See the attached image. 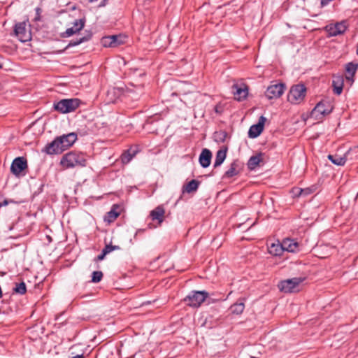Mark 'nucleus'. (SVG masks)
Instances as JSON below:
<instances>
[{
	"mask_svg": "<svg viewBox=\"0 0 358 358\" xmlns=\"http://www.w3.org/2000/svg\"><path fill=\"white\" fill-rule=\"evenodd\" d=\"M86 164L87 159L84 154L75 151L65 154L60 161V164L66 169L73 168L77 166H85Z\"/></svg>",
	"mask_w": 358,
	"mask_h": 358,
	"instance_id": "1",
	"label": "nucleus"
},
{
	"mask_svg": "<svg viewBox=\"0 0 358 358\" xmlns=\"http://www.w3.org/2000/svg\"><path fill=\"white\" fill-rule=\"evenodd\" d=\"M82 101L78 98L64 99L53 104L55 110L62 113H69L75 111L81 104Z\"/></svg>",
	"mask_w": 358,
	"mask_h": 358,
	"instance_id": "2",
	"label": "nucleus"
},
{
	"mask_svg": "<svg viewBox=\"0 0 358 358\" xmlns=\"http://www.w3.org/2000/svg\"><path fill=\"white\" fill-rule=\"evenodd\" d=\"M208 295L209 293L205 290H193L183 299V301L188 306L197 308L199 307L203 301L207 300Z\"/></svg>",
	"mask_w": 358,
	"mask_h": 358,
	"instance_id": "3",
	"label": "nucleus"
},
{
	"mask_svg": "<svg viewBox=\"0 0 358 358\" xmlns=\"http://www.w3.org/2000/svg\"><path fill=\"white\" fill-rule=\"evenodd\" d=\"M306 87L303 84L293 85L287 94V101L292 104L301 103L306 95Z\"/></svg>",
	"mask_w": 358,
	"mask_h": 358,
	"instance_id": "4",
	"label": "nucleus"
},
{
	"mask_svg": "<svg viewBox=\"0 0 358 358\" xmlns=\"http://www.w3.org/2000/svg\"><path fill=\"white\" fill-rule=\"evenodd\" d=\"M28 169L27 160L24 157L15 158L10 165V171L16 177L24 176V171Z\"/></svg>",
	"mask_w": 358,
	"mask_h": 358,
	"instance_id": "5",
	"label": "nucleus"
},
{
	"mask_svg": "<svg viewBox=\"0 0 358 358\" xmlns=\"http://www.w3.org/2000/svg\"><path fill=\"white\" fill-rule=\"evenodd\" d=\"M333 110V103L327 99H322L312 110L311 116H315V119H320V117H317L318 115L324 116L330 114Z\"/></svg>",
	"mask_w": 358,
	"mask_h": 358,
	"instance_id": "6",
	"label": "nucleus"
},
{
	"mask_svg": "<svg viewBox=\"0 0 358 358\" xmlns=\"http://www.w3.org/2000/svg\"><path fill=\"white\" fill-rule=\"evenodd\" d=\"M15 36L22 43L28 42L31 40V34L30 30L27 28L25 22H17L14 26Z\"/></svg>",
	"mask_w": 358,
	"mask_h": 358,
	"instance_id": "7",
	"label": "nucleus"
},
{
	"mask_svg": "<svg viewBox=\"0 0 358 358\" xmlns=\"http://www.w3.org/2000/svg\"><path fill=\"white\" fill-rule=\"evenodd\" d=\"M303 278H293L291 279L281 280L278 287L281 292L285 293H292L296 291V287L302 282Z\"/></svg>",
	"mask_w": 358,
	"mask_h": 358,
	"instance_id": "8",
	"label": "nucleus"
},
{
	"mask_svg": "<svg viewBox=\"0 0 358 358\" xmlns=\"http://www.w3.org/2000/svg\"><path fill=\"white\" fill-rule=\"evenodd\" d=\"M286 89L285 83H276L268 86L265 92V96L268 99H278L282 96Z\"/></svg>",
	"mask_w": 358,
	"mask_h": 358,
	"instance_id": "9",
	"label": "nucleus"
},
{
	"mask_svg": "<svg viewBox=\"0 0 358 358\" xmlns=\"http://www.w3.org/2000/svg\"><path fill=\"white\" fill-rule=\"evenodd\" d=\"M244 164L238 159H234L230 164L229 169L224 173L223 178H231L238 176L243 170Z\"/></svg>",
	"mask_w": 358,
	"mask_h": 358,
	"instance_id": "10",
	"label": "nucleus"
},
{
	"mask_svg": "<svg viewBox=\"0 0 358 358\" xmlns=\"http://www.w3.org/2000/svg\"><path fill=\"white\" fill-rule=\"evenodd\" d=\"M141 151V149L139 145L134 144L131 145L129 148L124 150L120 156L122 163L124 164H127Z\"/></svg>",
	"mask_w": 358,
	"mask_h": 358,
	"instance_id": "11",
	"label": "nucleus"
},
{
	"mask_svg": "<svg viewBox=\"0 0 358 358\" xmlns=\"http://www.w3.org/2000/svg\"><path fill=\"white\" fill-rule=\"evenodd\" d=\"M231 88L236 100L241 101L247 98L248 94V86L246 84H234Z\"/></svg>",
	"mask_w": 358,
	"mask_h": 358,
	"instance_id": "12",
	"label": "nucleus"
},
{
	"mask_svg": "<svg viewBox=\"0 0 358 358\" xmlns=\"http://www.w3.org/2000/svg\"><path fill=\"white\" fill-rule=\"evenodd\" d=\"M266 118L263 115L260 116L257 124L252 125L248 131V136L251 138L258 137L264 131Z\"/></svg>",
	"mask_w": 358,
	"mask_h": 358,
	"instance_id": "13",
	"label": "nucleus"
},
{
	"mask_svg": "<svg viewBox=\"0 0 358 358\" xmlns=\"http://www.w3.org/2000/svg\"><path fill=\"white\" fill-rule=\"evenodd\" d=\"M63 152L72 146L77 140V134L71 132L68 134L57 136Z\"/></svg>",
	"mask_w": 358,
	"mask_h": 358,
	"instance_id": "14",
	"label": "nucleus"
},
{
	"mask_svg": "<svg viewBox=\"0 0 358 358\" xmlns=\"http://www.w3.org/2000/svg\"><path fill=\"white\" fill-rule=\"evenodd\" d=\"M41 152L49 155H59L63 152V149L59 143L57 137H56L52 142L47 143L41 150Z\"/></svg>",
	"mask_w": 358,
	"mask_h": 358,
	"instance_id": "15",
	"label": "nucleus"
},
{
	"mask_svg": "<svg viewBox=\"0 0 358 358\" xmlns=\"http://www.w3.org/2000/svg\"><path fill=\"white\" fill-rule=\"evenodd\" d=\"M282 245L284 252L287 251L288 252L295 253L301 250L300 244L295 239L289 238H284L282 241Z\"/></svg>",
	"mask_w": 358,
	"mask_h": 358,
	"instance_id": "16",
	"label": "nucleus"
},
{
	"mask_svg": "<svg viewBox=\"0 0 358 358\" xmlns=\"http://www.w3.org/2000/svg\"><path fill=\"white\" fill-rule=\"evenodd\" d=\"M326 28L330 36H336L345 33L348 29V27L345 24V22L343 21L341 22H337L334 25L331 24L329 26H327Z\"/></svg>",
	"mask_w": 358,
	"mask_h": 358,
	"instance_id": "17",
	"label": "nucleus"
},
{
	"mask_svg": "<svg viewBox=\"0 0 358 358\" xmlns=\"http://www.w3.org/2000/svg\"><path fill=\"white\" fill-rule=\"evenodd\" d=\"M358 69V63L348 62L345 65V80L351 86L354 83V77Z\"/></svg>",
	"mask_w": 358,
	"mask_h": 358,
	"instance_id": "18",
	"label": "nucleus"
},
{
	"mask_svg": "<svg viewBox=\"0 0 358 358\" xmlns=\"http://www.w3.org/2000/svg\"><path fill=\"white\" fill-rule=\"evenodd\" d=\"M344 77L343 75L334 76L332 80L333 92L336 95H340L343 90Z\"/></svg>",
	"mask_w": 358,
	"mask_h": 358,
	"instance_id": "19",
	"label": "nucleus"
},
{
	"mask_svg": "<svg viewBox=\"0 0 358 358\" xmlns=\"http://www.w3.org/2000/svg\"><path fill=\"white\" fill-rule=\"evenodd\" d=\"M211 159H212V152H210V150L207 148L203 149V150L201 151V152L199 155V161L201 166L203 168L208 167L210 164Z\"/></svg>",
	"mask_w": 358,
	"mask_h": 358,
	"instance_id": "20",
	"label": "nucleus"
},
{
	"mask_svg": "<svg viewBox=\"0 0 358 358\" xmlns=\"http://www.w3.org/2000/svg\"><path fill=\"white\" fill-rule=\"evenodd\" d=\"M165 209L162 205L157 206L150 211V216L152 220H157L161 224L164 219Z\"/></svg>",
	"mask_w": 358,
	"mask_h": 358,
	"instance_id": "21",
	"label": "nucleus"
},
{
	"mask_svg": "<svg viewBox=\"0 0 358 358\" xmlns=\"http://www.w3.org/2000/svg\"><path fill=\"white\" fill-rule=\"evenodd\" d=\"M120 208L119 205L114 204L113 205L110 211H108L106 215L104 216V222L110 224L113 222L120 215V212L118 210Z\"/></svg>",
	"mask_w": 358,
	"mask_h": 358,
	"instance_id": "22",
	"label": "nucleus"
},
{
	"mask_svg": "<svg viewBox=\"0 0 358 358\" xmlns=\"http://www.w3.org/2000/svg\"><path fill=\"white\" fill-rule=\"evenodd\" d=\"M246 299L245 297L239 298L236 303L230 306V310L232 314L241 315L245 309V301Z\"/></svg>",
	"mask_w": 358,
	"mask_h": 358,
	"instance_id": "23",
	"label": "nucleus"
},
{
	"mask_svg": "<svg viewBox=\"0 0 358 358\" xmlns=\"http://www.w3.org/2000/svg\"><path fill=\"white\" fill-rule=\"evenodd\" d=\"M264 155V153L260 152L257 153V155L250 157V158L249 159V160L247 163L248 169L254 170L258 166H259L260 163L263 160Z\"/></svg>",
	"mask_w": 358,
	"mask_h": 358,
	"instance_id": "24",
	"label": "nucleus"
},
{
	"mask_svg": "<svg viewBox=\"0 0 358 358\" xmlns=\"http://www.w3.org/2000/svg\"><path fill=\"white\" fill-rule=\"evenodd\" d=\"M228 151V146L223 145L216 153L215 159L214 162V167L220 166L225 160L227 157V152Z\"/></svg>",
	"mask_w": 358,
	"mask_h": 358,
	"instance_id": "25",
	"label": "nucleus"
},
{
	"mask_svg": "<svg viewBox=\"0 0 358 358\" xmlns=\"http://www.w3.org/2000/svg\"><path fill=\"white\" fill-rule=\"evenodd\" d=\"M201 182L197 180H192L188 182L187 184L183 185L182 192L187 193H192L193 192H196L200 185Z\"/></svg>",
	"mask_w": 358,
	"mask_h": 358,
	"instance_id": "26",
	"label": "nucleus"
},
{
	"mask_svg": "<svg viewBox=\"0 0 358 358\" xmlns=\"http://www.w3.org/2000/svg\"><path fill=\"white\" fill-rule=\"evenodd\" d=\"M227 298L228 296H225L224 294L221 292H213L211 294H209L207 301L208 303H213L220 301H224L227 300Z\"/></svg>",
	"mask_w": 358,
	"mask_h": 358,
	"instance_id": "27",
	"label": "nucleus"
},
{
	"mask_svg": "<svg viewBox=\"0 0 358 358\" xmlns=\"http://www.w3.org/2000/svg\"><path fill=\"white\" fill-rule=\"evenodd\" d=\"M268 252L273 256H281L284 252L282 243H272L268 247Z\"/></svg>",
	"mask_w": 358,
	"mask_h": 358,
	"instance_id": "28",
	"label": "nucleus"
},
{
	"mask_svg": "<svg viewBox=\"0 0 358 358\" xmlns=\"http://www.w3.org/2000/svg\"><path fill=\"white\" fill-rule=\"evenodd\" d=\"M327 158L337 166H343L346 162V157L338 155H329Z\"/></svg>",
	"mask_w": 358,
	"mask_h": 358,
	"instance_id": "29",
	"label": "nucleus"
},
{
	"mask_svg": "<svg viewBox=\"0 0 358 358\" xmlns=\"http://www.w3.org/2000/svg\"><path fill=\"white\" fill-rule=\"evenodd\" d=\"M113 48L117 47L125 43L127 36L124 34L110 35Z\"/></svg>",
	"mask_w": 358,
	"mask_h": 358,
	"instance_id": "30",
	"label": "nucleus"
},
{
	"mask_svg": "<svg viewBox=\"0 0 358 358\" xmlns=\"http://www.w3.org/2000/svg\"><path fill=\"white\" fill-rule=\"evenodd\" d=\"M92 37V33L89 31L85 36L80 38L79 39H73L71 41H70L69 45H68V47H71V46H76V45H78L80 43H82L83 42H85V41H87L89 40H90Z\"/></svg>",
	"mask_w": 358,
	"mask_h": 358,
	"instance_id": "31",
	"label": "nucleus"
},
{
	"mask_svg": "<svg viewBox=\"0 0 358 358\" xmlns=\"http://www.w3.org/2000/svg\"><path fill=\"white\" fill-rule=\"evenodd\" d=\"M13 292L20 295H23L27 292V286L24 282H15L13 288Z\"/></svg>",
	"mask_w": 358,
	"mask_h": 358,
	"instance_id": "32",
	"label": "nucleus"
},
{
	"mask_svg": "<svg viewBox=\"0 0 358 358\" xmlns=\"http://www.w3.org/2000/svg\"><path fill=\"white\" fill-rule=\"evenodd\" d=\"M228 136L227 131L224 130L217 131L214 133V140L218 143H224Z\"/></svg>",
	"mask_w": 358,
	"mask_h": 358,
	"instance_id": "33",
	"label": "nucleus"
},
{
	"mask_svg": "<svg viewBox=\"0 0 358 358\" xmlns=\"http://www.w3.org/2000/svg\"><path fill=\"white\" fill-rule=\"evenodd\" d=\"M85 22L86 19L85 17L78 20H76L72 27H73L76 31L79 32L84 28Z\"/></svg>",
	"mask_w": 358,
	"mask_h": 358,
	"instance_id": "34",
	"label": "nucleus"
},
{
	"mask_svg": "<svg viewBox=\"0 0 358 358\" xmlns=\"http://www.w3.org/2000/svg\"><path fill=\"white\" fill-rule=\"evenodd\" d=\"M103 273L100 271H93L91 281L94 283L99 282L103 278Z\"/></svg>",
	"mask_w": 358,
	"mask_h": 358,
	"instance_id": "35",
	"label": "nucleus"
},
{
	"mask_svg": "<svg viewBox=\"0 0 358 358\" xmlns=\"http://www.w3.org/2000/svg\"><path fill=\"white\" fill-rule=\"evenodd\" d=\"M110 38H111L110 35L102 37V38L101 40V43L102 45L106 48H113Z\"/></svg>",
	"mask_w": 358,
	"mask_h": 358,
	"instance_id": "36",
	"label": "nucleus"
},
{
	"mask_svg": "<svg viewBox=\"0 0 358 358\" xmlns=\"http://www.w3.org/2000/svg\"><path fill=\"white\" fill-rule=\"evenodd\" d=\"M120 247L118 245H113L111 243L106 244L105 247L103 248L102 252L104 255H108L110 252L116 250H119Z\"/></svg>",
	"mask_w": 358,
	"mask_h": 358,
	"instance_id": "37",
	"label": "nucleus"
},
{
	"mask_svg": "<svg viewBox=\"0 0 358 358\" xmlns=\"http://www.w3.org/2000/svg\"><path fill=\"white\" fill-rule=\"evenodd\" d=\"M78 33L73 27L68 28L64 32L61 34L62 38H67L73 34Z\"/></svg>",
	"mask_w": 358,
	"mask_h": 358,
	"instance_id": "38",
	"label": "nucleus"
},
{
	"mask_svg": "<svg viewBox=\"0 0 358 358\" xmlns=\"http://www.w3.org/2000/svg\"><path fill=\"white\" fill-rule=\"evenodd\" d=\"M308 194H310L309 189H299V193H297L296 195L298 196H300L307 195Z\"/></svg>",
	"mask_w": 358,
	"mask_h": 358,
	"instance_id": "39",
	"label": "nucleus"
},
{
	"mask_svg": "<svg viewBox=\"0 0 358 358\" xmlns=\"http://www.w3.org/2000/svg\"><path fill=\"white\" fill-rule=\"evenodd\" d=\"M41 9L40 8H36V16L34 19L35 22L40 21L41 20Z\"/></svg>",
	"mask_w": 358,
	"mask_h": 358,
	"instance_id": "40",
	"label": "nucleus"
},
{
	"mask_svg": "<svg viewBox=\"0 0 358 358\" xmlns=\"http://www.w3.org/2000/svg\"><path fill=\"white\" fill-rule=\"evenodd\" d=\"M106 255H104L103 252L101 251V254H99L96 257L94 258V262H97L99 261H102Z\"/></svg>",
	"mask_w": 358,
	"mask_h": 358,
	"instance_id": "41",
	"label": "nucleus"
},
{
	"mask_svg": "<svg viewBox=\"0 0 358 358\" xmlns=\"http://www.w3.org/2000/svg\"><path fill=\"white\" fill-rule=\"evenodd\" d=\"M145 231V229H138L134 236V238H136L138 234H141L144 233Z\"/></svg>",
	"mask_w": 358,
	"mask_h": 358,
	"instance_id": "42",
	"label": "nucleus"
},
{
	"mask_svg": "<svg viewBox=\"0 0 358 358\" xmlns=\"http://www.w3.org/2000/svg\"><path fill=\"white\" fill-rule=\"evenodd\" d=\"M8 204V201L7 199H4L3 202H0V208L2 206H7Z\"/></svg>",
	"mask_w": 358,
	"mask_h": 358,
	"instance_id": "43",
	"label": "nucleus"
},
{
	"mask_svg": "<svg viewBox=\"0 0 358 358\" xmlns=\"http://www.w3.org/2000/svg\"><path fill=\"white\" fill-rule=\"evenodd\" d=\"M108 0H102L99 4V6H105Z\"/></svg>",
	"mask_w": 358,
	"mask_h": 358,
	"instance_id": "44",
	"label": "nucleus"
},
{
	"mask_svg": "<svg viewBox=\"0 0 358 358\" xmlns=\"http://www.w3.org/2000/svg\"><path fill=\"white\" fill-rule=\"evenodd\" d=\"M72 358H85L83 354H81V355H77L74 357H73Z\"/></svg>",
	"mask_w": 358,
	"mask_h": 358,
	"instance_id": "45",
	"label": "nucleus"
},
{
	"mask_svg": "<svg viewBox=\"0 0 358 358\" xmlns=\"http://www.w3.org/2000/svg\"><path fill=\"white\" fill-rule=\"evenodd\" d=\"M44 187V185L43 184H41L40 187H39V191H38V193L41 192L43 191V188Z\"/></svg>",
	"mask_w": 358,
	"mask_h": 358,
	"instance_id": "46",
	"label": "nucleus"
},
{
	"mask_svg": "<svg viewBox=\"0 0 358 358\" xmlns=\"http://www.w3.org/2000/svg\"><path fill=\"white\" fill-rule=\"evenodd\" d=\"M215 111L216 113H220V112H219V110H218V109H217V106H215Z\"/></svg>",
	"mask_w": 358,
	"mask_h": 358,
	"instance_id": "47",
	"label": "nucleus"
},
{
	"mask_svg": "<svg viewBox=\"0 0 358 358\" xmlns=\"http://www.w3.org/2000/svg\"><path fill=\"white\" fill-rule=\"evenodd\" d=\"M89 2H94V1H96V0H87Z\"/></svg>",
	"mask_w": 358,
	"mask_h": 358,
	"instance_id": "48",
	"label": "nucleus"
},
{
	"mask_svg": "<svg viewBox=\"0 0 358 358\" xmlns=\"http://www.w3.org/2000/svg\"><path fill=\"white\" fill-rule=\"evenodd\" d=\"M3 68V64L0 62V69Z\"/></svg>",
	"mask_w": 358,
	"mask_h": 358,
	"instance_id": "49",
	"label": "nucleus"
}]
</instances>
